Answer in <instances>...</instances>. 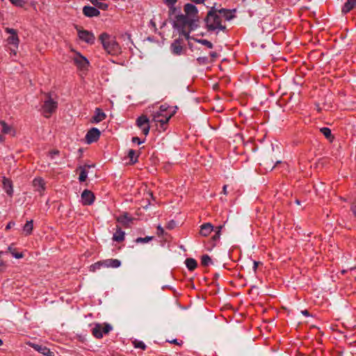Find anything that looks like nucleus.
Listing matches in <instances>:
<instances>
[{"label":"nucleus","instance_id":"f257e3e1","mask_svg":"<svg viewBox=\"0 0 356 356\" xmlns=\"http://www.w3.org/2000/svg\"><path fill=\"white\" fill-rule=\"evenodd\" d=\"M204 21L209 31L219 29L225 31L226 30V26L221 24V17L218 13V10L215 8H211L208 12Z\"/></svg>","mask_w":356,"mask_h":356},{"label":"nucleus","instance_id":"f03ea898","mask_svg":"<svg viewBox=\"0 0 356 356\" xmlns=\"http://www.w3.org/2000/svg\"><path fill=\"white\" fill-rule=\"evenodd\" d=\"M99 40L104 49L111 54H115L119 51L120 47L118 42L107 33H102L99 35Z\"/></svg>","mask_w":356,"mask_h":356},{"label":"nucleus","instance_id":"7ed1b4c3","mask_svg":"<svg viewBox=\"0 0 356 356\" xmlns=\"http://www.w3.org/2000/svg\"><path fill=\"white\" fill-rule=\"evenodd\" d=\"M58 103L55 101L50 94H45L44 104L42 106V111L45 118H49L50 115L56 111Z\"/></svg>","mask_w":356,"mask_h":356},{"label":"nucleus","instance_id":"20e7f679","mask_svg":"<svg viewBox=\"0 0 356 356\" xmlns=\"http://www.w3.org/2000/svg\"><path fill=\"white\" fill-rule=\"evenodd\" d=\"M111 330L112 326L108 323H97L92 329V334L97 339H101L104 334H108Z\"/></svg>","mask_w":356,"mask_h":356},{"label":"nucleus","instance_id":"39448f33","mask_svg":"<svg viewBox=\"0 0 356 356\" xmlns=\"http://www.w3.org/2000/svg\"><path fill=\"white\" fill-rule=\"evenodd\" d=\"M176 21L174 22L173 27L178 29H184L188 27V17L181 13L176 15Z\"/></svg>","mask_w":356,"mask_h":356},{"label":"nucleus","instance_id":"423d86ee","mask_svg":"<svg viewBox=\"0 0 356 356\" xmlns=\"http://www.w3.org/2000/svg\"><path fill=\"white\" fill-rule=\"evenodd\" d=\"M172 115L173 113L167 115L161 113H155L152 114V121L160 123L161 126L163 127L168 122Z\"/></svg>","mask_w":356,"mask_h":356},{"label":"nucleus","instance_id":"0eeeda50","mask_svg":"<svg viewBox=\"0 0 356 356\" xmlns=\"http://www.w3.org/2000/svg\"><path fill=\"white\" fill-rule=\"evenodd\" d=\"M101 132L100 131L95 127L90 129L86 135V141L88 144H91L94 142H96L99 138Z\"/></svg>","mask_w":356,"mask_h":356},{"label":"nucleus","instance_id":"6e6552de","mask_svg":"<svg viewBox=\"0 0 356 356\" xmlns=\"http://www.w3.org/2000/svg\"><path fill=\"white\" fill-rule=\"evenodd\" d=\"M78 35L81 40L86 42L87 43L92 44L95 41V36L93 33L86 30H81L77 29Z\"/></svg>","mask_w":356,"mask_h":356},{"label":"nucleus","instance_id":"1a4fd4ad","mask_svg":"<svg viewBox=\"0 0 356 356\" xmlns=\"http://www.w3.org/2000/svg\"><path fill=\"white\" fill-rule=\"evenodd\" d=\"M28 345L32 347L34 350L38 351V353L45 355V356H54V353L50 350L44 346L36 344L34 343L29 342Z\"/></svg>","mask_w":356,"mask_h":356},{"label":"nucleus","instance_id":"9d476101","mask_svg":"<svg viewBox=\"0 0 356 356\" xmlns=\"http://www.w3.org/2000/svg\"><path fill=\"white\" fill-rule=\"evenodd\" d=\"M182 39L178 38L175 40V41L170 45V49L173 54L175 55H181L183 54V46H182Z\"/></svg>","mask_w":356,"mask_h":356},{"label":"nucleus","instance_id":"9b49d317","mask_svg":"<svg viewBox=\"0 0 356 356\" xmlns=\"http://www.w3.org/2000/svg\"><path fill=\"white\" fill-rule=\"evenodd\" d=\"M94 194L88 190H84L81 194L82 203L84 205H90L95 201Z\"/></svg>","mask_w":356,"mask_h":356},{"label":"nucleus","instance_id":"f8f14e48","mask_svg":"<svg viewBox=\"0 0 356 356\" xmlns=\"http://www.w3.org/2000/svg\"><path fill=\"white\" fill-rule=\"evenodd\" d=\"M184 10L187 17H198V10L195 6L191 3H186L184 7Z\"/></svg>","mask_w":356,"mask_h":356},{"label":"nucleus","instance_id":"ddd939ff","mask_svg":"<svg viewBox=\"0 0 356 356\" xmlns=\"http://www.w3.org/2000/svg\"><path fill=\"white\" fill-rule=\"evenodd\" d=\"M75 64L81 70H87L89 65L88 60L80 54H77L74 58Z\"/></svg>","mask_w":356,"mask_h":356},{"label":"nucleus","instance_id":"4468645a","mask_svg":"<svg viewBox=\"0 0 356 356\" xmlns=\"http://www.w3.org/2000/svg\"><path fill=\"white\" fill-rule=\"evenodd\" d=\"M83 13L88 17H97L100 15V12L97 8L90 6H85L83 8Z\"/></svg>","mask_w":356,"mask_h":356},{"label":"nucleus","instance_id":"2eb2a0df","mask_svg":"<svg viewBox=\"0 0 356 356\" xmlns=\"http://www.w3.org/2000/svg\"><path fill=\"white\" fill-rule=\"evenodd\" d=\"M33 186L35 191L42 193L45 189V183L42 178H35L33 181Z\"/></svg>","mask_w":356,"mask_h":356},{"label":"nucleus","instance_id":"dca6fc26","mask_svg":"<svg viewBox=\"0 0 356 356\" xmlns=\"http://www.w3.org/2000/svg\"><path fill=\"white\" fill-rule=\"evenodd\" d=\"M213 230V226L209 223H204L201 225L200 234L203 236H207Z\"/></svg>","mask_w":356,"mask_h":356},{"label":"nucleus","instance_id":"f3484780","mask_svg":"<svg viewBox=\"0 0 356 356\" xmlns=\"http://www.w3.org/2000/svg\"><path fill=\"white\" fill-rule=\"evenodd\" d=\"M3 189L6 191V193L8 195L11 196L13 193V189L11 181L9 180L8 179H6L4 177L3 181Z\"/></svg>","mask_w":356,"mask_h":356},{"label":"nucleus","instance_id":"a211bd4d","mask_svg":"<svg viewBox=\"0 0 356 356\" xmlns=\"http://www.w3.org/2000/svg\"><path fill=\"white\" fill-rule=\"evenodd\" d=\"M356 6V0H347L345 3L343 8L342 13L346 14L350 12L352 9H353Z\"/></svg>","mask_w":356,"mask_h":356},{"label":"nucleus","instance_id":"6ab92c4d","mask_svg":"<svg viewBox=\"0 0 356 356\" xmlns=\"http://www.w3.org/2000/svg\"><path fill=\"white\" fill-rule=\"evenodd\" d=\"M106 118V115L99 108H96L95 115L92 118V122L98 123Z\"/></svg>","mask_w":356,"mask_h":356},{"label":"nucleus","instance_id":"aec40b11","mask_svg":"<svg viewBox=\"0 0 356 356\" xmlns=\"http://www.w3.org/2000/svg\"><path fill=\"white\" fill-rule=\"evenodd\" d=\"M149 120L145 115H142L141 116L138 117L136 120V124L139 128H143V127L149 124Z\"/></svg>","mask_w":356,"mask_h":356},{"label":"nucleus","instance_id":"412c9836","mask_svg":"<svg viewBox=\"0 0 356 356\" xmlns=\"http://www.w3.org/2000/svg\"><path fill=\"white\" fill-rule=\"evenodd\" d=\"M117 220L121 224L127 225L132 220V218H131L127 213H124L119 216Z\"/></svg>","mask_w":356,"mask_h":356},{"label":"nucleus","instance_id":"4be33fe9","mask_svg":"<svg viewBox=\"0 0 356 356\" xmlns=\"http://www.w3.org/2000/svg\"><path fill=\"white\" fill-rule=\"evenodd\" d=\"M104 266L118 268L120 266L121 262L118 259H106L104 261Z\"/></svg>","mask_w":356,"mask_h":356},{"label":"nucleus","instance_id":"5701e85b","mask_svg":"<svg viewBox=\"0 0 356 356\" xmlns=\"http://www.w3.org/2000/svg\"><path fill=\"white\" fill-rule=\"evenodd\" d=\"M198 17L188 18V29L191 31L195 30L198 26Z\"/></svg>","mask_w":356,"mask_h":356},{"label":"nucleus","instance_id":"b1692460","mask_svg":"<svg viewBox=\"0 0 356 356\" xmlns=\"http://www.w3.org/2000/svg\"><path fill=\"white\" fill-rule=\"evenodd\" d=\"M188 269L191 271L195 270L197 266V261L193 258H188L185 261Z\"/></svg>","mask_w":356,"mask_h":356},{"label":"nucleus","instance_id":"393cba45","mask_svg":"<svg viewBox=\"0 0 356 356\" xmlns=\"http://www.w3.org/2000/svg\"><path fill=\"white\" fill-rule=\"evenodd\" d=\"M320 131L325 136V137L330 141L332 142L334 136L332 134L330 129L327 127H323L320 129Z\"/></svg>","mask_w":356,"mask_h":356},{"label":"nucleus","instance_id":"a878e982","mask_svg":"<svg viewBox=\"0 0 356 356\" xmlns=\"http://www.w3.org/2000/svg\"><path fill=\"white\" fill-rule=\"evenodd\" d=\"M124 232L120 229L117 231L116 233L113 235V239L115 241L120 242L124 240Z\"/></svg>","mask_w":356,"mask_h":356},{"label":"nucleus","instance_id":"bb28decb","mask_svg":"<svg viewBox=\"0 0 356 356\" xmlns=\"http://www.w3.org/2000/svg\"><path fill=\"white\" fill-rule=\"evenodd\" d=\"M218 13L222 15L226 20H229L232 18L231 11L225 8L218 10Z\"/></svg>","mask_w":356,"mask_h":356},{"label":"nucleus","instance_id":"cd10ccee","mask_svg":"<svg viewBox=\"0 0 356 356\" xmlns=\"http://www.w3.org/2000/svg\"><path fill=\"white\" fill-rule=\"evenodd\" d=\"M7 41L8 44H13L16 47H17L19 43V38L17 34L9 36L7 39Z\"/></svg>","mask_w":356,"mask_h":356},{"label":"nucleus","instance_id":"c85d7f7f","mask_svg":"<svg viewBox=\"0 0 356 356\" xmlns=\"http://www.w3.org/2000/svg\"><path fill=\"white\" fill-rule=\"evenodd\" d=\"M128 156L130 159V163L134 164L138 161V156L134 149H130L128 153Z\"/></svg>","mask_w":356,"mask_h":356},{"label":"nucleus","instance_id":"c756f323","mask_svg":"<svg viewBox=\"0 0 356 356\" xmlns=\"http://www.w3.org/2000/svg\"><path fill=\"white\" fill-rule=\"evenodd\" d=\"M79 169L81 170V172H80V174H79V180L81 182L85 181L86 180V179H87L88 172L86 171L85 168H83L81 166L79 167Z\"/></svg>","mask_w":356,"mask_h":356},{"label":"nucleus","instance_id":"7c9ffc66","mask_svg":"<svg viewBox=\"0 0 356 356\" xmlns=\"http://www.w3.org/2000/svg\"><path fill=\"white\" fill-rule=\"evenodd\" d=\"M0 124L1 125V131L3 134H10L12 131V128L8 125L4 121H1Z\"/></svg>","mask_w":356,"mask_h":356},{"label":"nucleus","instance_id":"2f4dec72","mask_svg":"<svg viewBox=\"0 0 356 356\" xmlns=\"http://www.w3.org/2000/svg\"><path fill=\"white\" fill-rule=\"evenodd\" d=\"M195 42H197V43H200V44H202L206 47H207L209 49H212L213 48V44L207 40H204V39H195Z\"/></svg>","mask_w":356,"mask_h":356},{"label":"nucleus","instance_id":"473e14b6","mask_svg":"<svg viewBox=\"0 0 356 356\" xmlns=\"http://www.w3.org/2000/svg\"><path fill=\"white\" fill-rule=\"evenodd\" d=\"M33 230V220L27 221L24 226V231L26 234H30Z\"/></svg>","mask_w":356,"mask_h":356},{"label":"nucleus","instance_id":"72a5a7b5","mask_svg":"<svg viewBox=\"0 0 356 356\" xmlns=\"http://www.w3.org/2000/svg\"><path fill=\"white\" fill-rule=\"evenodd\" d=\"M211 259L207 254H204L201 258V264L204 266H207L209 264H211Z\"/></svg>","mask_w":356,"mask_h":356},{"label":"nucleus","instance_id":"f704fd0d","mask_svg":"<svg viewBox=\"0 0 356 356\" xmlns=\"http://www.w3.org/2000/svg\"><path fill=\"white\" fill-rule=\"evenodd\" d=\"M104 266V261H98L90 266V270L92 272H95L97 270L100 269V268Z\"/></svg>","mask_w":356,"mask_h":356},{"label":"nucleus","instance_id":"c9c22d12","mask_svg":"<svg viewBox=\"0 0 356 356\" xmlns=\"http://www.w3.org/2000/svg\"><path fill=\"white\" fill-rule=\"evenodd\" d=\"M8 251L12 254V255L15 257L16 259H20L24 257V254L22 252H15V250L13 249L12 247L8 248Z\"/></svg>","mask_w":356,"mask_h":356},{"label":"nucleus","instance_id":"e433bc0d","mask_svg":"<svg viewBox=\"0 0 356 356\" xmlns=\"http://www.w3.org/2000/svg\"><path fill=\"white\" fill-rule=\"evenodd\" d=\"M223 226L224 225H219V226L216 227V234L212 237V239L213 241H217L220 238V232H221V229H222Z\"/></svg>","mask_w":356,"mask_h":356},{"label":"nucleus","instance_id":"4c0bfd02","mask_svg":"<svg viewBox=\"0 0 356 356\" xmlns=\"http://www.w3.org/2000/svg\"><path fill=\"white\" fill-rule=\"evenodd\" d=\"M179 32V35H183L186 40H188L190 38L189 33L191 32V31L186 30V29L178 30Z\"/></svg>","mask_w":356,"mask_h":356},{"label":"nucleus","instance_id":"58836bf2","mask_svg":"<svg viewBox=\"0 0 356 356\" xmlns=\"http://www.w3.org/2000/svg\"><path fill=\"white\" fill-rule=\"evenodd\" d=\"M152 238H153L152 236H146L145 238L139 237V238H136V242L138 243H148L150 241H152Z\"/></svg>","mask_w":356,"mask_h":356},{"label":"nucleus","instance_id":"ea45409f","mask_svg":"<svg viewBox=\"0 0 356 356\" xmlns=\"http://www.w3.org/2000/svg\"><path fill=\"white\" fill-rule=\"evenodd\" d=\"M13 5L22 8L25 5V1L23 0H9Z\"/></svg>","mask_w":356,"mask_h":356},{"label":"nucleus","instance_id":"a19ab883","mask_svg":"<svg viewBox=\"0 0 356 356\" xmlns=\"http://www.w3.org/2000/svg\"><path fill=\"white\" fill-rule=\"evenodd\" d=\"M134 346L136 348H141L143 350H145V348H146L145 344L143 341H136H136H134Z\"/></svg>","mask_w":356,"mask_h":356},{"label":"nucleus","instance_id":"79ce46f5","mask_svg":"<svg viewBox=\"0 0 356 356\" xmlns=\"http://www.w3.org/2000/svg\"><path fill=\"white\" fill-rule=\"evenodd\" d=\"M168 7H169L170 15H174V14L177 15L179 13H180V11L178 10V9L177 8H175L174 6H168Z\"/></svg>","mask_w":356,"mask_h":356},{"label":"nucleus","instance_id":"37998d69","mask_svg":"<svg viewBox=\"0 0 356 356\" xmlns=\"http://www.w3.org/2000/svg\"><path fill=\"white\" fill-rule=\"evenodd\" d=\"M142 129V131L144 135L147 136L148 135L149 132V125L147 124L145 127H143V128H140Z\"/></svg>","mask_w":356,"mask_h":356},{"label":"nucleus","instance_id":"c03bdc74","mask_svg":"<svg viewBox=\"0 0 356 356\" xmlns=\"http://www.w3.org/2000/svg\"><path fill=\"white\" fill-rule=\"evenodd\" d=\"M164 1L168 6H172L177 3V0H164Z\"/></svg>","mask_w":356,"mask_h":356},{"label":"nucleus","instance_id":"a18cd8bd","mask_svg":"<svg viewBox=\"0 0 356 356\" xmlns=\"http://www.w3.org/2000/svg\"><path fill=\"white\" fill-rule=\"evenodd\" d=\"M5 31L6 33H10L11 35L17 34L16 30L13 29L6 28Z\"/></svg>","mask_w":356,"mask_h":356},{"label":"nucleus","instance_id":"49530a36","mask_svg":"<svg viewBox=\"0 0 356 356\" xmlns=\"http://www.w3.org/2000/svg\"><path fill=\"white\" fill-rule=\"evenodd\" d=\"M281 163V161H280V160H277V161H275V165H273V166H271L270 163H268V161H266V162L265 163V165L267 166V168H270V170H273V169L275 168V166L276 165H277L278 163Z\"/></svg>","mask_w":356,"mask_h":356},{"label":"nucleus","instance_id":"de8ad7c7","mask_svg":"<svg viewBox=\"0 0 356 356\" xmlns=\"http://www.w3.org/2000/svg\"><path fill=\"white\" fill-rule=\"evenodd\" d=\"M168 107L165 105H161L160 106V111L158 113H163L167 111Z\"/></svg>","mask_w":356,"mask_h":356},{"label":"nucleus","instance_id":"09e8293b","mask_svg":"<svg viewBox=\"0 0 356 356\" xmlns=\"http://www.w3.org/2000/svg\"><path fill=\"white\" fill-rule=\"evenodd\" d=\"M164 232V230L163 229V227H161V226H158L157 227V234L158 235H162Z\"/></svg>","mask_w":356,"mask_h":356},{"label":"nucleus","instance_id":"8fccbe9b","mask_svg":"<svg viewBox=\"0 0 356 356\" xmlns=\"http://www.w3.org/2000/svg\"><path fill=\"white\" fill-rule=\"evenodd\" d=\"M132 142L133 143H137L138 144L142 143V141H140V138L138 137H134L132 138Z\"/></svg>","mask_w":356,"mask_h":356},{"label":"nucleus","instance_id":"3c124183","mask_svg":"<svg viewBox=\"0 0 356 356\" xmlns=\"http://www.w3.org/2000/svg\"><path fill=\"white\" fill-rule=\"evenodd\" d=\"M259 264H260V262H258V261H254L253 262V270L254 272H256V270L257 269V267H258Z\"/></svg>","mask_w":356,"mask_h":356},{"label":"nucleus","instance_id":"603ef678","mask_svg":"<svg viewBox=\"0 0 356 356\" xmlns=\"http://www.w3.org/2000/svg\"><path fill=\"white\" fill-rule=\"evenodd\" d=\"M14 225H15V223H14V222H10L7 225V226L6 227V229H10V228Z\"/></svg>","mask_w":356,"mask_h":356},{"label":"nucleus","instance_id":"864d4df0","mask_svg":"<svg viewBox=\"0 0 356 356\" xmlns=\"http://www.w3.org/2000/svg\"><path fill=\"white\" fill-rule=\"evenodd\" d=\"M168 341L169 343L177 344V345H180L181 344L179 342H178L177 339H173L172 341Z\"/></svg>","mask_w":356,"mask_h":356},{"label":"nucleus","instance_id":"5fc2aeb1","mask_svg":"<svg viewBox=\"0 0 356 356\" xmlns=\"http://www.w3.org/2000/svg\"><path fill=\"white\" fill-rule=\"evenodd\" d=\"M210 56L213 58H216L218 57V54L216 52H211V53H210Z\"/></svg>","mask_w":356,"mask_h":356},{"label":"nucleus","instance_id":"6e6d98bb","mask_svg":"<svg viewBox=\"0 0 356 356\" xmlns=\"http://www.w3.org/2000/svg\"><path fill=\"white\" fill-rule=\"evenodd\" d=\"M302 314H304L305 316H308L309 315V312L307 310L302 311Z\"/></svg>","mask_w":356,"mask_h":356},{"label":"nucleus","instance_id":"4d7b16f0","mask_svg":"<svg viewBox=\"0 0 356 356\" xmlns=\"http://www.w3.org/2000/svg\"><path fill=\"white\" fill-rule=\"evenodd\" d=\"M222 192H223V193H224L225 195H226V194L227 193V186H226V185H225V186H223Z\"/></svg>","mask_w":356,"mask_h":356},{"label":"nucleus","instance_id":"13d9d810","mask_svg":"<svg viewBox=\"0 0 356 356\" xmlns=\"http://www.w3.org/2000/svg\"><path fill=\"white\" fill-rule=\"evenodd\" d=\"M4 138H4V136H3L0 135V141H3Z\"/></svg>","mask_w":356,"mask_h":356},{"label":"nucleus","instance_id":"bf43d9fd","mask_svg":"<svg viewBox=\"0 0 356 356\" xmlns=\"http://www.w3.org/2000/svg\"><path fill=\"white\" fill-rule=\"evenodd\" d=\"M168 227L169 229H172V228L173 227V226H172V225H171V223H170V224H169V225H168Z\"/></svg>","mask_w":356,"mask_h":356},{"label":"nucleus","instance_id":"052dcab7","mask_svg":"<svg viewBox=\"0 0 356 356\" xmlns=\"http://www.w3.org/2000/svg\"><path fill=\"white\" fill-rule=\"evenodd\" d=\"M58 153V151H54L51 152V154H57Z\"/></svg>","mask_w":356,"mask_h":356},{"label":"nucleus","instance_id":"680f3d73","mask_svg":"<svg viewBox=\"0 0 356 356\" xmlns=\"http://www.w3.org/2000/svg\"><path fill=\"white\" fill-rule=\"evenodd\" d=\"M296 203L297 204H300V201H299L298 200H296Z\"/></svg>","mask_w":356,"mask_h":356},{"label":"nucleus","instance_id":"e2e57ef3","mask_svg":"<svg viewBox=\"0 0 356 356\" xmlns=\"http://www.w3.org/2000/svg\"><path fill=\"white\" fill-rule=\"evenodd\" d=\"M352 211L355 214L356 213V210L353 207L352 208Z\"/></svg>","mask_w":356,"mask_h":356},{"label":"nucleus","instance_id":"0e129e2a","mask_svg":"<svg viewBox=\"0 0 356 356\" xmlns=\"http://www.w3.org/2000/svg\"><path fill=\"white\" fill-rule=\"evenodd\" d=\"M3 344V341L1 339H0V346H1Z\"/></svg>","mask_w":356,"mask_h":356}]
</instances>
